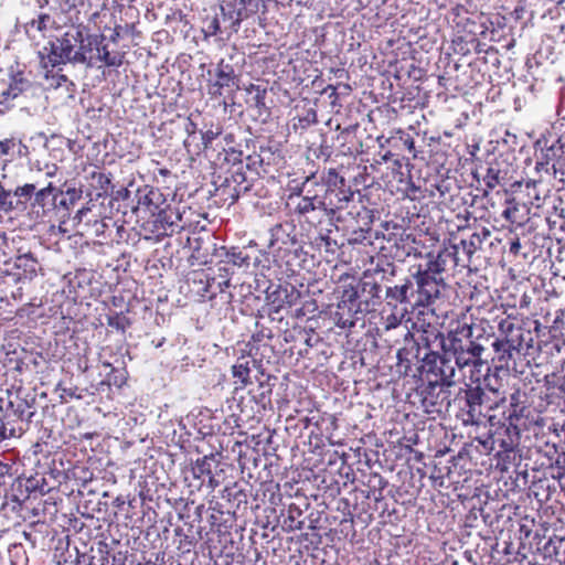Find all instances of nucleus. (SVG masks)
<instances>
[{
    "label": "nucleus",
    "mask_w": 565,
    "mask_h": 565,
    "mask_svg": "<svg viewBox=\"0 0 565 565\" xmlns=\"http://www.w3.org/2000/svg\"><path fill=\"white\" fill-rule=\"evenodd\" d=\"M90 179H92V185L95 189L100 190V192H98L96 194V199H99L103 196H109L111 189H115V185L111 182L113 174L110 172L106 173V172L94 171L90 174Z\"/></svg>",
    "instance_id": "a18cd8bd"
},
{
    "label": "nucleus",
    "mask_w": 565,
    "mask_h": 565,
    "mask_svg": "<svg viewBox=\"0 0 565 565\" xmlns=\"http://www.w3.org/2000/svg\"><path fill=\"white\" fill-rule=\"evenodd\" d=\"M423 142L429 148V152H434L436 156H438L439 152L445 154L446 151L451 148L449 142L443 140L441 135H428V132H425L423 136Z\"/></svg>",
    "instance_id": "6e6d98bb"
},
{
    "label": "nucleus",
    "mask_w": 565,
    "mask_h": 565,
    "mask_svg": "<svg viewBox=\"0 0 565 565\" xmlns=\"http://www.w3.org/2000/svg\"><path fill=\"white\" fill-rule=\"evenodd\" d=\"M363 486L364 488H360V490L379 499L381 495H384L383 492L388 487V481L380 473L372 472L369 475L367 480Z\"/></svg>",
    "instance_id": "c03bdc74"
},
{
    "label": "nucleus",
    "mask_w": 565,
    "mask_h": 565,
    "mask_svg": "<svg viewBox=\"0 0 565 565\" xmlns=\"http://www.w3.org/2000/svg\"><path fill=\"white\" fill-rule=\"evenodd\" d=\"M490 345L494 352L492 360L498 359L500 362L508 363V361L513 358V352H519L518 349L510 347L507 341L500 339L499 337H494Z\"/></svg>",
    "instance_id": "8fccbe9b"
},
{
    "label": "nucleus",
    "mask_w": 565,
    "mask_h": 565,
    "mask_svg": "<svg viewBox=\"0 0 565 565\" xmlns=\"http://www.w3.org/2000/svg\"><path fill=\"white\" fill-rule=\"evenodd\" d=\"M38 186L34 183H24L11 189L12 192V212H24L30 207L32 210V202L34 200Z\"/></svg>",
    "instance_id": "7c9ffc66"
},
{
    "label": "nucleus",
    "mask_w": 565,
    "mask_h": 565,
    "mask_svg": "<svg viewBox=\"0 0 565 565\" xmlns=\"http://www.w3.org/2000/svg\"><path fill=\"white\" fill-rule=\"evenodd\" d=\"M458 248L457 246H452L451 249L444 247L440 248L436 254L434 252H428L425 257L428 259L425 268L422 265L416 266V273L422 278H425L428 281H433L435 285L431 286V291L436 294V297L439 298L440 289L445 286L444 279L439 277L446 269V265L448 259H454L456 264H458L457 259Z\"/></svg>",
    "instance_id": "1a4fd4ad"
},
{
    "label": "nucleus",
    "mask_w": 565,
    "mask_h": 565,
    "mask_svg": "<svg viewBox=\"0 0 565 565\" xmlns=\"http://www.w3.org/2000/svg\"><path fill=\"white\" fill-rule=\"evenodd\" d=\"M218 180L221 181L220 184H216V181L214 182L215 186V195H218L222 198L224 202L230 200V205L236 203L242 194H245L249 192V186H242L234 184L233 181L228 180V177L222 179V177H218Z\"/></svg>",
    "instance_id": "72a5a7b5"
},
{
    "label": "nucleus",
    "mask_w": 565,
    "mask_h": 565,
    "mask_svg": "<svg viewBox=\"0 0 565 565\" xmlns=\"http://www.w3.org/2000/svg\"><path fill=\"white\" fill-rule=\"evenodd\" d=\"M220 454H211L207 456H203L198 458L192 463V473L195 479H202V482L207 478V482L211 487H215L218 484V481L214 477V471L217 469L220 461L217 459Z\"/></svg>",
    "instance_id": "cd10ccee"
},
{
    "label": "nucleus",
    "mask_w": 565,
    "mask_h": 565,
    "mask_svg": "<svg viewBox=\"0 0 565 565\" xmlns=\"http://www.w3.org/2000/svg\"><path fill=\"white\" fill-rule=\"evenodd\" d=\"M524 412L522 408L510 407V411L504 416H498L497 414L489 416V423L491 427H495V434L502 435V430H512V428H521L520 423L524 418Z\"/></svg>",
    "instance_id": "c756f323"
},
{
    "label": "nucleus",
    "mask_w": 565,
    "mask_h": 565,
    "mask_svg": "<svg viewBox=\"0 0 565 565\" xmlns=\"http://www.w3.org/2000/svg\"><path fill=\"white\" fill-rule=\"evenodd\" d=\"M244 358L239 359L233 366H232V375L233 377L239 380V382L243 385H247L249 383V361L245 360Z\"/></svg>",
    "instance_id": "338daca9"
},
{
    "label": "nucleus",
    "mask_w": 565,
    "mask_h": 565,
    "mask_svg": "<svg viewBox=\"0 0 565 565\" xmlns=\"http://www.w3.org/2000/svg\"><path fill=\"white\" fill-rule=\"evenodd\" d=\"M456 375V370H441L438 376H429L426 379L427 384L424 390L426 397L428 395H434L435 391L438 387H450L454 385V377Z\"/></svg>",
    "instance_id": "ea45409f"
},
{
    "label": "nucleus",
    "mask_w": 565,
    "mask_h": 565,
    "mask_svg": "<svg viewBox=\"0 0 565 565\" xmlns=\"http://www.w3.org/2000/svg\"><path fill=\"white\" fill-rule=\"evenodd\" d=\"M96 58L108 67H119L124 63V54L119 52H110L107 44H104L98 49Z\"/></svg>",
    "instance_id": "5fc2aeb1"
},
{
    "label": "nucleus",
    "mask_w": 565,
    "mask_h": 565,
    "mask_svg": "<svg viewBox=\"0 0 565 565\" xmlns=\"http://www.w3.org/2000/svg\"><path fill=\"white\" fill-rule=\"evenodd\" d=\"M255 523L259 527L268 530L275 535H279L281 533L279 511L274 507L263 508L262 511L256 514Z\"/></svg>",
    "instance_id": "c9c22d12"
},
{
    "label": "nucleus",
    "mask_w": 565,
    "mask_h": 565,
    "mask_svg": "<svg viewBox=\"0 0 565 565\" xmlns=\"http://www.w3.org/2000/svg\"><path fill=\"white\" fill-rule=\"evenodd\" d=\"M260 8H266L264 0H222L220 11L225 15V22L233 25L235 33L244 20L255 17Z\"/></svg>",
    "instance_id": "2eb2a0df"
},
{
    "label": "nucleus",
    "mask_w": 565,
    "mask_h": 565,
    "mask_svg": "<svg viewBox=\"0 0 565 565\" xmlns=\"http://www.w3.org/2000/svg\"><path fill=\"white\" fill-rule=\"evenodd\" d=\"M497 467L502 471H507L510 465L515 463L516 460L521 461L522 456L520 455V449L510 450V451H497Z\"/></svg>",
    "instance_id": "e2e57ef3"
},
{
    "label": "nucleus",
    "mask_w": 565,
    "mask_h": 565,
    "mask_svg": "<svg viewBox=\"0 0 565 565\" xmlns=\"http://www.w3.org/2000/svg\"><path fill=\"white\" fill-rule=\"evenodd\" d=\"M206 76L207 92L212 97L223 96L226 99L239 89V75L236 74L234 66L224 60L210 64Z\"/></svg>",
    "instance_id": "39448f33"
},
{
    "label": "nucleus",
    "mask_w": 565,
    "mask_h": 565,
    "mask_svg": "<svg viewBox=\"0 0 565 565\" xmlns=\"http://www.w3.org/2000/svg\"><path fill=\"white\" fill-rule=\"evenodd\" d=\"M374 273L375 275H381V280L390 282L396 276L397 267L386 256H377Z\"/></svg>",
    "instance_id": "3c124183"
},
{
    "label": "nucleus",
    "mask_w": 565,
    "mask_h": 565,
    "mask_svg": "<svg viewBox=\"0 0 565 565\" xmlns=\"http://www.w3.org/2000/svg\"><path fill=\"white\" fill-rule=\"evenodd\" d=\"M136 195L135 215L141 218L152 217L168 203L160 189L148 184L136 186Z\"/></svg>",
    "instance_id": "f3484780"
},
{
    "label": "nucleus",
    "mask_w": 565,
    "mask_h": 565,
    "mask_svg": "<svg viewBox=\"0 0 565 565\" xmlns=\"http://www.w3.org/2000/svg\"><path fill=\"white\" fill-rule=\"evenodd\" d=\"M55 209L56 185L53 182H49L45 186L36 190L31 211L36 217L51 218L54 216Z\"/></svg>",
    "instance_id": "5701e85b"
},
{
    "label": "nucleus",
    "mask_w": 565,
    "mask_h": 565,
    "mask_svg": "<svg viewBox=\"0 0 565 565\" xmlns=\"http://www.w3.org/2000/svg\"><path fill=\"white\" fill-rule=\"evenodd\" d=\"M25 408H20L12 399L7 403L6 408L0 406L3 415L0 417V440L12 437H21L32 423H38L32 417H26Z\"/></svg>",
    "instance_id": "4468645a"
},
{
    "label": "nucleus",
    "mask_w": 565,
    "mask_h": 565,
    "mask_svg": "<svg viewBox=\"0 0 565 565\" xmlns=\"http://www.w3.org/2000/svg\"><path fill=\"white\" fill-rule=\"evenodd\" d=\"M351 492L353 501V516L356 518L358 523L361 524L362 527H366L375 519L373 516V497L360 490L359 487L352 488Z\"/></svg>",
    "instance_id": "a878e982"
},
{
    "label": "nucleus",
    "mask_w": 565,
    "mask_h": 565,
    "mask_svg": "<svg viewBox=\"0 0 565 565\" xmlns=\"http://www.w3.org/2000/svg\"><path fill=\"white\" fill-rule=\"evenodd\" d=\"M12 401L15 405H19L20 408H25L26 417H32L34 420L39 422L35 393H26L23 397H20L18 394Z\"/></svg>",
    "instance_id": "603ef678"
},
{
    "label": "nucleus",
    "mask_w": 565,
    "mask_h": 565,
    "mask_svg": "<svg viewBox=\"0 0 565 565\" xmlns=\"http://www.w3.org/2000/svg\"><path fill=\"white\" fill-rule=\"evenodd\" d=\"M435 284L420 278L416 270L405 276L393 286L385 287V300L387 305L396 307L403 305V310L414 311L416 308L429 307L437 299L431 291Z\"/></svg>",
    "instance_id": "f257e3e1"
},
{
    "label": "nucleus",
    "mask_w": 565,
    "mask_h": 565,
    "mask_svg": "<svg viewBox=\"0 0 565 565\" xmlns=\"http://www.w3.org/2000/svg\"><path fill=\"white\" fill-rule=\"evenodd\" d=\"M420 360L426 365L428 376H438L441 370H456L450 364L449 355L443 351L439 352H424L420 354Z\"/></svg>",
    "instance_id": "2f4dec72"
},
{
    "label": "nucleus",
    "mask_w": 565,
    "mask_h": 565,
    "mask_svg": "<svg viewBox=\"0 0 565 565\" xmlns=\"http://www.w3.org/2000/svg\"><path fill=\"white\" fill-rule=\"evenodd\" d=\"M104 369L106 371L105 379L102 380L98 384L97 391H104V387H116L121 388L127 380H128V372L126 367H115L110 363H104Z\"/></svg>",
    "instance_id": "f704fd0d"
},
{
    "label": "nucleus",
    "mask_w": 565,
    "mask_h": 565,
    "mask_svg": "<svg viewBox=\"0 0 565 565\" xmlns=\"http://www.w3.org/2000/svg\"><path fill=\"white\" fill-rule=\"evenodd\" d=\"M4 266V281L21 285L19 290H22V286L31 284L43 270L38 257L30 250L22 252V248L13 258L6 262Z\"/></svg>",
    "instance_id": "423d86ee"
},
{
    "label": "nucleus",
    "mask_w": 565,
    "mask_h": 565,
    "mask_svg": "<svg viewBox=\"0 0 565 565\" xmlns=\"http://www.w3.org/2000/svg\"><path fill=\"white\" fill-rule=\"evenodd\" d=\"M136 199V184L130 182L127 186L111 189L109 193V205L111 209L116 207L118 212H122L125 215L128 211L135 215Z\"/></svg>",
    "instance_id": "bb28decb"
},
{
    "label": "nucleus",
    "mask_w": 565,
    "mask_h": 565,
    "mask_svg": "<svg viewBox=\"0 0 565 565\" xmlns=\"http://www.w3.org/2000/svg\"><path fill=\"white\" fill-rule=\"evenodd\" d=\"M265 305L263 310L270 315H278L296 306L301 299V291L291 282L278 280L269 281L265 289Z\"/></svg>",
    "instance_id": "6e6552de"
},
{
    "label": "nucleus",
    "mask_w": 565,
    "mask_h": 565,
    "mask_svg": "<svg viewBox=\"0 0 565 565\" xmlns=\"http://www.w3.org/2000/svg\"><path fill=\"white\" fill-rule=\"evenodd\" d=\"M252 495V486L247 482L245 484L234 482L222 491V499L228 503L227 510L241 515L246 513Z\"/></svg>",
    "instance_id": "412c9836"
},
{
    "label": "nucleus",
    "mask_w": 565,
    "mask_h": 565,
    "mask_svg": "<svg viewBox=\"0 0 565 565\" xmlns=\"http://www.w3.org/2000/svg\"><path fill=\"white\" fill-rule=\"evenodd\" d=\"M237 515L230 510L224 511L223 505L216 502L215 507H213V513L210 515V522L212 526H217V531L225 535L227 530L233 526Z\"/></svg>",
    "instance_id": "e433bc0d"
},
{
    "label": "nucleus",
    "mask_w": 565,
    "mask_h": 565,
    "mask_svg": "<svg viewBox=\"0 0 565 565\" xmlns=\"http://www.w3.org/2000/svg\"><path fill=\"white\" fill-rule=\"evenodd\" d=\"M536 169L545 170L551 168L556 171V164L565 157V136H557L554 132L541 135L534 142Z\"/></svg>",
    "instance_id": "9b49d317"
},
{
    "label": "nucleus",
    "mask_w": 565,
    "mask_h": 565,
    "mask_svg": "<svg viewBox=\"0 0 565 565\" xmlns=\"http://www.w3.org/2000/svg\"><path fill=\"white\" fill-rule=\"evenodd\" d=\"M262 377L265 379H257L258 384L256 385V387H252L248 392L250 401H253L257 406L256 413L273 409V388L278 382V377L275 375H265L264 373H262Z\"/></svg>",
    "instance_id": "4be33fe9"
},
{
    "label": "nucleus",
    "mask_w": 565,
    "mask_h": 565,
    "mask_svg": "<svg viewBox=\"0 0 565 565\" xmlns=\"http://www.w3.org/2000/svg\"><path fill=\"white\" fill-rule=\"evenodd\" d=\"M24 491H26V497L44 495L49 493L51 490L55 488V486L49 484V481L45 476L35 473L34 476H30L25 478Z\"/></svg>",
    "instance_id": "58836bf2"
},
{
    "label": "nucleus",
    "mask_w": 565,
    "mask_h": 565,
    "mask_svg": "<svg viewBox=\"0 0 565 565\" xmlns=\"http://www.w3.org/2000/svg\"><path fill=\"white\" fill-rule=\"evenodd\" d=\"M482 385L466 384L465 388H460L456 396L459 404V413L463 425H479L486 411L482 406Z\"/></svg>",
    "instance_id": "ddd939ff"
},
{
    "label": "nucleus",
    "mask_w": 565,
    "mask_h": 565,
    "mask_svg": "<svg viewBox=\"0 0 565 565\" xmlns=\"http://www.w3.org/2000/svg\"><path fill=\"white\" fill-rule=\"evenodd\" d=\"M230 22H225V15L220 13H215L213 17H206L203 21L202 31L205 38L215 36V35H226L227 38L235 33V29L233 25H228Z\"/></svg>",
    "instance_id": "473e14b6"
},
{
    "label": "nucleus",
    "mask_w": 565,
    "mask_h": 565,
    "mask_svg": "<svg viewBox=\"0 0 565 565\" xmlns=\"http://www.w3.org/2000/svg\"><path fill=\"white\" fill-rule=\"evenodd\" d=\"M499 338L507 341L510 347L519 351L524 342V331L520 324H516L511 318L502 319L498 326Z\"/></svg>",
    "instance_id": "c85d7f7f"
},
{
    "label": "nucleus",
    "mask_w": 565,
    "mask_h": 565,
    "mask_svg": "<svg viewBox=\"0 0 565 565\" xmlns=\"http://www.w3.org/2000/svg\"><path fill=\"white\" fill-rule=\"evenodd\" d=\"M394 241V246L397 248L395 257L409 256L412 254V247L409 243H416V237L413 234L402 233L399 237H390L387 242Z\"/></svg>",
    "instance_id": "4d7b16f0"
},
{
    "label": "nucleus",
    "mask_w": 565,
    "mask_h": 565,
    "mask_svg": "<svg viewBox=\"0 0 565 565\" xmlns=\"http://www.w3.org/2000/svg\"><path fill=\"white\" fill-rule=\"evenodd\" d=\"M81 42V28H71L61 36H55L50 40L43 47L44 52H47V63L52 67H56L61 64H74L72 54Z\"/></svg>",
    "instance_id": "f8f14e48"
},
{
    "label": "nucleus",
    "mask_w": 565,
    "mask_h": 565,
    "mask_svg": "<svg viewBox=\"0 0 565 565\" xmlns=\"http://www.w3.org/2000/svg\"><path fill=\"white\" fill-rule=\"evenodd\" d=\"M353 287L359 295V303H362V310L365 313L374 309L375 306L382 303L385 300V289L382 285L375 280L373 276L364 274L363 278L355 280L352 279Z\"/></svg>",
    "instance_id": "aec40b11"
},
{
    "label": "nucleus",
    "mask_w": 565,
    "mask_h": 565,
    "mask_svg": "<svg viewBox=\"0 0 565 565\" xmlns=\"http://www.w3.org/2000/svg\"><path fill=\"white\" fill-rule=\"evenodd\" d=\"M273 236L282 244L278 249V257L285 263L287 270L296 273L307 268L308 252L303 249L296 234L291 235L278 224L273 228Z\"/></svg>",
    "instance_id": "0eeeda50"
},
{
    "label": "nucleus",
    "mask_w": 565,
    "mask_h": 565,
    "mask_svg": "<svg viewBox=\"0 0 565 565\" xmlns=\"http://www.w3.org/2000/svg\"><path fill=\"white\" fill-rule=\"evenodd\" d=\"M448 334L445 335L439 328L431 323H422L415 333L407 331L404 338V354L416 358L424 352L446 353Z\"/></svg>",
    "instance_id": "7ed1b4c3"
},
{
    "label": "nucleus",
    "mask_w": 565,
    "mask_h": 565,
    "mask_svg": "<svg viewBox=\"0 0 565 565\" xmlns=\"http://www.w3.org/2000/svg\"><path fill=\"white\" fill-rule=\"evenodd\" d=\"M398 372L404 377H411L415 384H423L425 379L429 377L426 365L420 360V354L416 358L404 354V350L396 353Z\"/></svg>",
    "instance_id": "393cba45"
},
{
    "label": "nucleus",
    "mask_w": 565,
    "mask_h": 565,
    "mask_svg": "<svg viewBox=\"0 0 565 565\" xmlns=\"http://www.w3.org/2000/svg\"><path fill=\"white\" fill-rule=\"evenodd\" d=\"M338 303L337 309L332 312V319L337 327L341 329H350L355 326L359 320L358 315H365L362 310V303H359L358 291L353 287V282H343L334 289L333 292Z\"/></svg>",
    "instance_id": "20e7f679"
},
{
    "label": "nucleus",
    "mask_w": 565,
    "mask_h": 565,
    "mask_svg": "<svg viewBox=\"0 0 565 565\" xmlns=\"http://www.w3.org/2000/svg\"><path fill=\"white\" fill-rule=\"evenodd\" d=\"M244 166L245 164L243 163L237 167L227 168L226 174L228 177V180L233 181L234 184L242 186L248 185L250 191L256 178L252 177L250 172H248V170H246Z\"/></svg>",
    "instance_id": "de8ad7c7"
},
{
    "label": "nucleus",
    "mask_w": 565,
    "mask_h": 565,
    "mask_svg": "<svg viewBox=\"0 0 565 565\" xmlns=\"http://www.w3.org/2000/svg\"><path fill=\"white\" fill-rule=\"evenodd\" d=\"M262 502H267L266 507H274L279 511L289 501L288 498L284 499L279 483L270 482L262 489Z\"/></svg>",
    "instance_id": "a19ab883"
},
{
    "label": "nucleus",
    "mask_w": 565,
    "mask_h": 565,
    "mask_svg": "<svg viewBox=\"0 0 565 565\" xmlns=\"http://www.w3.org/2000/svg\"><path fill=\"white\" fill-rule=\"evenodd\" d=\"M0 153L3 156H9L11 160L15 158H24L28 157L30 151L29 147L24 145L20 139L9 138L4 140H0Z\"/></svg>",
    "instance_id": "79ce46f5"
},
{
    "label": "nucleus",
    "mask_w": 565,
    "mask_h": 565,
    "mask_svg": "<svg viewBox=\"0 0 565 565\" xmlns=\"http://www.w3.org/2000/svg\"><path fill=\"white\" fill-rule=\"evenodd\" d=\"M107 326L115 329L117 332L125 334L126 330L132 324L131 319L126 316L122 311H111L106 315Z\"/></svg>",
    "instance_id": "864d4df0"
},
{
    "label": "nucleus",
    "mask_w": 565,
    "mask_h": 565,
    "mask_svg": "<svg viewBox=\"0 0 565 565\" xmlns=\"http://www.w3.org/2000/svg\"><path fill=\"white\" fill-rule=\"evenodd\" d=\"M152 217H154L152 222L153 232L158 233L157 241L161 236H171L182 228V225H180L181 215L168 203H166V209H160Z\"/></svg>",
    "instance_id": "b1692460"
},
{
    "label": "nucleus",
    "mask_w": 565,
    "mask_h": 565,
    "mask_svg": "<svg viewBox=\"0 0 565 565\" xmlns=\"http://www.w3.org/2000/svg\"><path fill=\"white\" fill-rule=\"evenodd\" d=\"M318 122L317 110L312 107L303 110L301 115L297 116V124H295V128L299 127L301 129H307L311 125Z\"/></svg>",
    "instance_id": "774afa93"
},
{
    "label": "nucleus",
    "mask_w": 565,
    "mask_h": 565,
    "mask_svg": "<svg viewBox=\"0 0 565 565\" xmlns=\"http://www.w3.org/2000/svg\"><path fill=\"white\" fill-rule=\"evenodd\" d=\"M248 93L255 92V95L252 97L253 106L258 109V115H263V110L269 113V108L266 106V95L267 89L259 85L250 84L247 88Z\"/></svg>",
    "instance_id": "052dcab7"
},
{
    "label": "nucleus",
    "mask_w": 565,
    "mask_h": 565,
    "mask_svg": "<svg viewBox=\"0 0 565 565\" xmlns=\"http://www.w3.org/2000/svg\"><path fill=\"white\" fill-rule=\"evenodd\" d=\"M388 143L393 148H398V149L407 150L412 154V157L414 159H416L418 157V152L419 151L416 148L415 139L408 132H405L403 130H398L396 136H393L388 140Z\"/></svg>",
    "instance_id": "49530a36"
},
{
    "label": "nucleus",
    "mask_w": 565,
    "mask_h": 565,
    "mask_svg": "<svg viewBox=\"0 0 565 565\" xmlns=\"http://www.w3.org/2000/svg\"><path fill=\"white\" fill-rule=\"evenodd\" d=\"M270 158L264 154H257L256 152H248L244 154V167L248 172H250L252 177H255L256 180L260 177V168L264 164H269Z\"/></svg>",
    "instance_id": "09e8293b"
},
{
    "label": "nucleus",
    "mask_w": 565,
    "mask_h": 565,
    "mask_svg": "<svg viewBox=\"0 0 565 565\" xmlns=\"http://www.w3.org/2000/svg\"><path fill=\"white\" fill-rule=\"evenodd\" d=\"M483 351V345L473 340L472 326L462 324L457 327L456 330L448 332L446 355H449L450 360L455 359V363L459 369L471 364H481Z\"/></svg>",
    "instance_id": "f03ea898"
},
{
    "label": "nucleus",
    "mask_w": 565,
    "mask_h": 565,
    "mask_svg": "<svg viewBox=\"0 0 565 565\" xmlns=\"http://www.w3.org/2000/svg\"><path fill=\"white\" fill-rule=\"evenodd\" d=\"M260 250L255 246H221L215 248L214 256L220 264H225V276L235 274V269H249L250 265L257 267L260 263Z\"/></svg>",
    "instance_id": "9d476101"
},
{
    "label": "nucleus",
    "mask_w": 565,
    "mask_h": 565,
    "mask_svg": "<svg viewBox=\"0 0 565 565\" xmlns=\"http://www.w3.org/2000/svg\"><path fill=\"white\" fill-rule=\"evenodd\" d=\"M93 51L94 50L92 49V46L85 38V29L81 28V42H78L75 53L72 54L74 64H83L88 68L93 67L94 57L88 55Z\"/></svg>",
    "instance_id": "37998d69"
},
{
    "label": "nucleus",
    "mask_w": 565,
    "mask_h": 565,
    "mask_svg": "<svg viewBox=\"0 0 565 565\" xmlns=\"http://www.w3.org/2000/svg\"><path fill=\"white\" fill-rule=\"evenodd\" d=\"M83 196L82 186L75 180L56 185V209L54 216L60 223L70 218L74 206Z\"/></svg>",
    "instance_id": "6ab92c4d"
},
{
    "label": "nucleus",
    "mask_w": 565,
    "mask_h": 565,
    "mask_svg": "<svg viewBox=\"0 0 565 565\" xmlns=\"http://www.w3.org/2000/svg\"><path fill=\"white\" fill-rule=\"evenodd\" d=\"M24 482L25 478H15L11 483V491L10 493L6 494V498L12 502L18 503L19 505H21L25 500L30 499L31 497L25 495L26 491H24Z\"/></svg>",
    "instance_id": "bf43d9fd"
},
{
    "label": "nucleus",
    "mask_w": 565,
    "mask_h": 565,
    "mask_svg": "<svg viewBox=\"0 0 565 565\" xmlns=\"http://www.w3.org/2000/svg\"><path fill=\"white\" fill-rule=\"evenodd\" d=\"M238 147L239 148L230 147L228 149L224 150V162L228 166V168L237 167L244 163L245 150L242 148V143H238Z\"/></svg>",
    "instance_id": "69168bd1"
},
{
    "label": "nucleus",
    "mask_w": 565,
    "mask_h": 565,
    "mask_svg": "<svg viewBox=\"0 0 565 565\" xmlns=\"http://www.w3.org/2000/svg\"><path fill=\"white\" fill-rule=\"evenodd\" d=\"M322 186L324 188L326 199L331 202L340 203L344 207L353 201L354 194L359 191L353 190L350 182L341 175L337 169L330 168L326 175L321 178Z\"/></svg>",
    "instance_id": "dca6fc26"
},
{
    "label": "nucleus",
    "mask_w": 565,
    "mask_h": 565,
    "mask_svg": "<svg viewBox=\"0 0 565 565\" xmlns=\"http://www.w3.org/2000/svg\"><path fill=\"white\" fill-rule=\"evenodd\" d=\"M93 278L94 275L92 271L85 268H78L75 270L74 276L68 278V286L72 287L73 289H84L85 287L92 284Z\"/></svg>",
    "instance_id": "680f3d73"
},
{
    "label": "nucleus",
    "mask_w": 565,
    "mask_h": 565,
    "mask_svg": "<svg viewBox=\"0 0 565 565\" xmlns=\"http://www.w3.org/2000/svg\"><path fill=\"white\" fill-rule=\"evenodd\" d=\"M482 406L486 411H499L500 403H504L503 397H500V388H490L489 392L482 387Z\"/></svg>",
    "instance_id": "13d9d810"
},
{
    "label": "nucleus",
    "mask_w": 565,
    "mask_h": 565,
    "mask_svg": "<svg viewBox=\"0 0 565 565\" xmlns=\"http://www.w3.org/2000/svg\"><path fill=\"white\" fill-rule=\"evenodd\" d=\"M288 503L279 510L281 533L301 531L306 527L307 511L310 507L307 498H299L294 501L288 498Z\"/></svg>",
    "instance_id": "a211bd4d"
},
{
    "label": "nucleus",
    "mask_w": 565,
    "mask_h": 565,
    "mask_svg": "<svg viewBox=\"0 0 565 565\" xmlns=\"http://www.w3.org/2000/svg\"><path fill=\"white\" fill-rule=\"evenodd\" d=\"M521 439V428H512V430H502V435L494 433L492 445H498L497 451H510L519 449Z\"/></svg>",
    "instance_id": "4c0bfd02"
},
{
    "label": "nucleus",
    "mask_w": 565,
    "mask_h": 565,
    "mask_svg": "<svg viewBox=\"0 0 565 565\" xmlns=\"http://www.w3.org/2000/svg\"><path fill=\"white\" fill-rule=\"evenodd\" d=\"M31 82L23 76L22 72H17L11 75L9 89L11 93L19 97L23 92L31 87Z\"/></svg>",
    "instance_id": "0e129e2a"
}]
</instances>
